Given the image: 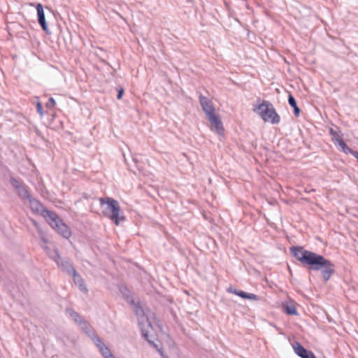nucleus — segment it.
Here are the masks:
<instances>
[{
    "instance_id": "nucleus-1",
    "label": "nucleus",
    "mask_w": 358,
    "mask_h": 358,
    "mask_svg": "<svg viewBox=\"0 0 358 358\" xmlns=\"http://www.w3.org/2000/svg\"><path fill=\"white\" fill-rule=\"evenodd\" d=\"M289 250L292 255L301 262L303 268L309 271H320L324 282H327L335 273V265L322 255L307 250L302 246H292Z\"/></svg>"
},
{
    "instance_id": "nucleus-2",
    "label": "nucleus",
    "mask_w": 358,
    "mask_h": 358,
    "mask_svg": "<svg viewBox=\"0 0 358 358\" xmlns=\"http://www.w3.org/2000/svg\"><path fill=\"white\" fill-rule=\"evenodd\" d=\"M101 206L106 205L103 213L108 216L116 225H118L120 221H124L125 217L120 215V207L117 200L110 197H103L99 199Z\"/></svg>"
},
{
    "instance_id": "nucleus-3",
    "label": "nucleus",
    "mask_w": 358,
    "mask_h": 358,
    "mask_svg": "<svg viewBox=\"0 0 358 358\" xmlns=\"http://www.w3.org/2000/svg\"><path fill=\"white\" fill-rule=\"evenodd\" d=\"M253 111L257 113L264 122L276 124L280 121V115L277 113L273 105L268 101L263 100L260 104L253 108Z\"/></svg>"
},
{
    "instance_id": "nucleus-4",
    "label": "nucleus",
    "mask_w": 358,
    "mask_h": 358,
    "mask_svg": "<svg viewBox=\"0 0 358 358\" xmlns=\"http://www.w3.org/2000/svg\"><path fill=\"white\" fill-rule=\"evenodd\" d=\"M50 256L57 263V266L62 271L66 272L69 275L73 273H76V270L74 268L69 259H61L58 250L55 249Z\"/></svg>"
},
{
    "instance_id": "nucleus-5",
    "label": "nucleus",
    "mask_w": 358,
    "mask_h": 358,
    "mask_svg": "<svg viewBox=\"0 0 358 358\" xmlns=\"http://www.w3.org/2000/svg\"><path fill=\"white\" fill-rule=\"evenodd\" d=\"M292 348L294 352L301 358H317L312 351L306 349L297 341L292 343Z\"/></svg>"
},
{
    "instance_id": "nucleus-6",
    "label": "nucleus",
    "mask_w": 358,
    "mask_h": 358,
    "mask_svg": "<svg viewBox=\"0 0 358 358\" xmlns=\"http://www.w3.org/2000/svg\"><path fill=\"white\" fill-rule=\"evenodd\" d=\"M207 116L208 117V120L212 124V129L215 130L218 134L223 135L224 127L220 117L216 115L215 112Z\"/></svg>"
},
{
    "instance_id": "nucleus-7",
    "label": "nucleus",
    "mask_w": 358,
    "mask_h": 358,
    "mask_svg": "<svg viewBox=\"0 0 358 358\" xmlns=\"http://www.w3.org/2000/svg\"><path fill=\"white\" fill-rule=\"evenodd\" d=\"M227 291L229 293H231L234 294H236L238 296H240L242 299H249V300H254V301H258L259 300V296L252 294V293H248L241 289H234L232 286H230L227 288Z\"/></svg>"
},
{
    "instance_id": "nucleus-8",
    "label": "nucleus",
    "mask_w": 358,
    "mask_h": 358,
    "mask_svg": "<svg viewBox=\"0 0 358 358\" xmlns=\"http://www.w3.org/2000/svg\"><path fill=\"white\" fill-rule=\"evenodd\" d=\"M36 11H37V20L40 26L41 27L42 29L45 31L46 33H48V26L45 20V13L43 6L41 3H37L36 6Z\"/></svg>"
},
{
    "instance_id": "nucleus-9",
    "label": "nucleus",
    "mask_w": 358,
    "mask_h": 358,
    "mask_svg": "<svg viewBox=\"0 0 358 358\" xmlns=\"http://www.w3.org/2000/svg\"><path fill=\"white\" fill-rule=\"evenodd\" d=\"M139 325L141 326V334H142L143 337H144L145 339L150 344L152 345L156 349H157L160 352V353L162 355V357H164V358H168L167 357H165L162 351H160L158 349L157 345H156L152 340H150L149 338L148 331L146 329V327L152 329V325H151L150 322H149L148 320H146V324H144L143 323V322H139Z\"/></svg>"
},
{
    "instance_id": "nucleus-10",
    "label": "nucleus",
    "mask_w": 358,
    "mask_h": 358,
    "mask_svg": "<svg viewBox=\"0 0 358 358\" xmlns=\"http://www.w3.org/2000/svg\"><path fill=\"white\" fill-rule=\"evenodd\" d=\"M199 99L200 105L207 115L215 113V108L213 103L207 97L200 94Z\"/></svg>"
},
{
    "instance_id": "nucleus-11",
    "label": "nucleus",
    "mask_w": 358,
    "mask_h": 358,
    "mask_svg": "<svg viewBox=\"0 0 358 358\" xmlns=\"http://www.w3.org/2000/svg\"><path fill=\"white\" fill-rule=\"evenodd\" d=\"M78 326L82 329V331H83V332L93 341H95L96 338H99L94 328L86 320H84Z\"/></svg>"
},
{
    "instance_id": "nucleus-12",
    "label": "nucleus",
    "mask_w": 358,
    "mask_h": 358,
    "mask_svg": "<svg viewBox=\"0 0 358 358\" xmlns=\"http://www.w3.org/2000/svg\"><path fill=\"white\" fill-rule=\"evenodd\" d=\"M42 216L47 219V221L52 227H53L55 225L57 224V222H59L62 220V219L56 213L51 211L47 208L45 209V210H43Z\"/></svg>"
},
{
    "instance_id": "nucleus-13",
    "label": "nucleus",
    "mask_w": 358,
    "mask_h": 358,
    "mask_svg": "<svg viewBox=\"0 0 358 358\" xmlns=\"http://www.w3.org/2000/svg\"><path fill=\"white\" fill-rule=\"evenodd\" d=\"M52 228L65 238H69L71 236V231L69 227L62 220L59 222H57Z\"/></svg>"
},
{
    "instance_id": "nucleus-14",
    "label": "nucleus",
    "mask_w": 358,
    "mask_h": 358,
    "mask_svg": "<svg viewBox=\"0 0 358 358\" xmlns=\"http://www.w3.org/2000/svg\"><path fill=\"white\" fill-rule=\"evenodd\" d=\"M93 342L99 348V351L101 352V355L104 357V358L109 357V356H111L113 355L109 348L104 344V343L103 342L102 339L100 337L96 338L95 341Z\"/></svg>"
},
{
    "instance_id": "nucleus-15",
    "label": "nucleus",
    "mask_w": 358,
    "mask_h": 358,
    "mask_svg": "<svg viewBox=\"0 0 358 358\" xmlns=\"http://www.w3.org/2000/svg\"><path fill=\"white\" fill-rule=\"evenodd\" d=\"M27 200L31 205V210L37 213H41L42 215L43 210H45L46 208H45L44 206L38 199L32 198L31 196Z\"/></svg>"
},
{
    "instance_id": "nucleus-16",
    "label": "nucleus",
    "mask_w": 358,
    "mask_h": 358,
    "mask_svg": "<svg viewBox=\"0 0 358 358\" xmlns=\"http://www.w3.org/2000/svg\"><path fill=\"white\" fill-rule=\"evenodd\" d=\"M71 275L73 277L74 284L78 286V289L83 292H87V288L81 275L76 271V273H73Z\"/></svg>"
},
{
    "instance_id": "nucleus-17",
    "label": "nucleus",
    "mask_w": 358,
    "mask_h": 358,
    "mask_svg": "<svg viewBox=\"0 0 358 358\" xmlns=\"http://www.w3.org/2000/svg\"><path fill=\"white\" fill-rule=\"evenodd\" d=\"M15 190L17 192V196L20 199L23 200H27L28 199H30L31 195L28 191L27 186L24 184L20 186Z\"/></svg>"
},
{
    "instance_id": "nucleus-18",
    "label": "nucleus",
    "mask_w": 358,
    "mask_h": 358,
    "mask_svg": "<svg viewBox=\"0 0 358 358\" xmlns=\"http://www.w3.org/2000/svg\"><path fill=\"white\" fill-rule=\"evenodd\" d=\"M283 311L288 315H298L299 313L294 304L286 303L282 304Z\"/></svg>"
},
{
    "instance_id": "nucleus-19",
    "label": "nucleus",
    "mask_w": 358,
    "mask_h": 358,
    "mask_svg": "<svg viewBox=\"0 0 358 358\" xmlns=\"http://www.w3.org/2000/svg\"><path fill=\"white\" fill-rule=\"evenodd\" d=\"M336 142H338V145L341 148L342 151L345 154H351L353 155L356 150H352L349 148L348 145L345 143L344 140L342 138H336Z\"/></svg>"
},
{
    "instance_id": "nucleus-20",
    "label": "nucleus",
    "mask_w": 358,
    "mask_h": 358,
    "mask_svg": "<svg viewBox=\"0 0 358 358\" xmlns=\"http://www.w3.org/2000/svg\"><path fill=\"white\" fill-rule=\"evenodd\" d=\"M66 312L70 315L71 318L78 325H79L84 320L81 315L78 313L76 312L73 308H66Z\"/></svg>"
},
{
    "instance_id": "nucleus-21",
    "label": "nucleus",
    "mask_w": 358,
    "mask_h": 358,
    "mask_svg": "<svg viewBox=\"0 0 358 358\" xmlns=\"http://www.w3.org/2000/svg\"><path fill=\"white\" fill-rule=\"evenodd\" d=\"M288 103L290 106L293 108L294 115L298 117L300 114L301 110L297 106L295 98L291 94L288 96Z\"/></svg>"
},
{
    "instance_id": "nucleus-22",
    "label": "nucleus",
    "mask_w": 358,
    "mask_h": 358,
    "mask_svg": "<svg viewBox=\"0 0 358 358\" xmlns=\"http://www.w3.org/2000/svg\"><path fill=\"white\" fill-rule=\"evenodd\" d=\"M10 183L13 187L15 189L18 188L20 186L24 184L23 181L20 178H16L15 177L10 178Z\"/></svg>"
},
{
    "instance_id": "nucleus-23",
    "label": "nucleus",
    "mask_w": 358,
    "mask_h": 358,
    "mask_svg": "<svg viewBox=\"0 0 358 358\" xmlns=\"http://www.w3.org/2000/svg\"><path fill=\"white\" fill-rule=\"evenodd\" d=\"M120 291L122 293L124 298H126L127 299H129V298L130 297V295H131L129 289L127 287H124L120 289Z\"/></svg>"
},
{
    "instance_id": "nucleus-24",
    "label": "nucleus",
    "mask_w": 358,
    "mask_h": 358,
    "mask_svg": "<svg viewBox=\"0 0 358 358\" xmlns=\"http://www.w3.org/2000/svg\"><path fill=\"white\" fill-rule=\"evenodd\" d=\"M55 100L52 97H50L48 102L45 103V106L48 108H52L55 107Z\"/></svg>"
},
{
    "instance_id": "nucleus-25",
    "label": "nucleus",
    "mask_w": 358,
    "mask_h": 358,
    "mask_svg": "<svg viewBox=\"0 0 358 358\" xmlns=\"http://www.w3.org/2000/svg\"><path fill=\"white\" fill-rule=\"evenodd\" d=\"M329 134H330V135L332 137V141H334V142H336V138L338 139L339 138H341L338 135V134L336 131H334L333 129H331V128L329 129Z\"/></svg>"
},
{
    "instance_id": "nucleus-26",
    "label": "nucleus",
    "mask_w": 358,
    "mask_h": 358,
    "mask_svg": "<svg viewBox=\"0 0 358 358\" xmlns=\"http://www.w3.org/2000/svg\"><path fill=\"white\" fill-rule=\"evenodd\" d=\"M38 234L41 241L45 244L47 243L48 238L46 237L45 233L43 231H40V232H38Z\"/></svg>"
},
{
    "instance_id": "nucleus-27",
    "label": "nucleus",
    "mask_w": 358,
    "mask_h": 358,
    "mask_svg": "<svg viewBox=\"0 0 358 358\" xmlns=\"http://www.w3.org/2000/svg\"><path fill=\"white\" fill-rule=\"evenodd\" d=\"M36 110L41 116L43 115V109L41 102H38L36 104Z\"/></svg>"
},
{
    "instance_id": "nucleus-28",
    "label": "nucleus",
    "mask_w": 358,
    "mask_h": 358,
    "mask_svg": "<svg viewBox=\"0 0 358 358\" xmlns=\"http://www.w3.org/2000/svg\"><path fill=\"white\" fill-rule=\"evenodd\" d=\"M124 89L122 87H120L118 90H117V99H121L122 98V96L124 94Z\"/></svg>"
},
{
    "instance_id": "nucleus-29",
    "label": "nucleus",
    "mask_w": 358,
    "mask_h": 358,
    "mask_svg": "<svg viewBox=\"0 0 358 358\" xmlns=\"http://www.w3.org/2000/svg\"><path fill=\"white\" fill-rule=\"evenodd\" d=\"M31 222L33 223V224L36 227L38 233L40 232V231H43V229L41 228L39 224L36 220H31Z\"/></svg>"
},
{
    "instance_id": "nucleus-30",
    "label": "nucleus",
    "mask_w": 358,
    "mask_h": 358,
    "mask_svg": "<svg viewBox=\"0 0 358 358\" xmlns=\"http://www.w3.org/2000/svg\"><path fill=\"white\" fill-rule=\"evenodd\" d=\"M135 312L136 315L143 314V310L141 306H136L135 308Z\"/></svg>"
},
{
    "instance_id": "nucleus-31",
    "label": "nucleus",
    "mask_w": 358,
    "mask_h": 358,
    "mask_svg": "<svg viewBox=\"0 0 358 358\" xmlns=\"http://www.w3.org/2000/svg\"><path fill=\"white\" fill-rule=\"evenodd\" d=\"M352 156H354L357 159V162H358V152L356 151Z\"/></svg>"
},
{
    "instance_id": "nucleus-32",
    "label": "nucleus",
    "mask_w": 358,
    "mask_h": 358,
    "mask_svg": "<svg viewBox=\"0 0 358 358\" xmlns=\"http://www.w3.org/2000/svg\"><path fill=\"white\" fill-rule=\"evenodd\" d=\"M106 358H115V357L113 355H112L111 356H109V357H106Z\"/></svg>"
},
{
    "instance_id": "nucleus-33",
    "label": "nucleus",
    "mask_w": 358,
    "mask_h": 358,
    "mask_svg": "<svg viewBox=\"0 0 358 358\" xmlns=\"http://www.w3.org/2000/svg\"><path fill=\"white\" fill-rule=\"evenodd\" d=\"M103 62L105 64H108V65H109V64H108L107 62H106V61H104V60H103Z\"/></svg>"
}]
</instances>
